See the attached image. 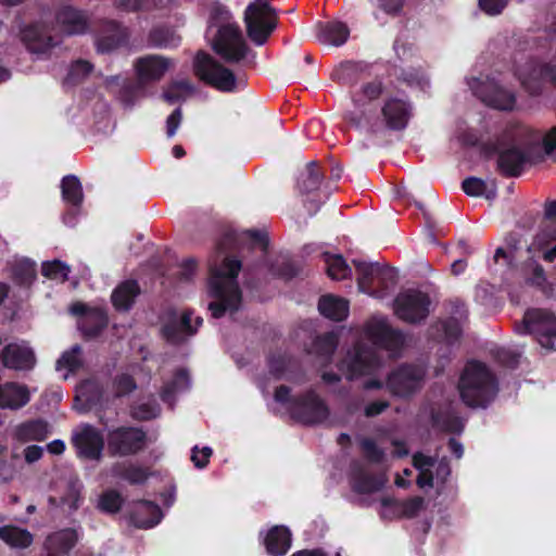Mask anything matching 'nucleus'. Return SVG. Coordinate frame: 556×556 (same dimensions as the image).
<instances>
[{
    "label": "nucleus",
    "mask_w": 556,
    "mask_h": 556,
    "mask_svg": "<svg viewBox=\"0 0 556 556\" xmlns=\"http://www.w3.org/2000/svg\"><path fill=\"white\" fill-rule=\"evenodd\" d=\"M62 199L72 206H79L84 200L83 187L74 175L65 176L61 181Z\"/></svg>",
    "instance_id": "40"
},
{
    "label": "nucleus",
    "mask_w": 556,
    "mask_h": 556,
    "mask_svg": "<svg viewBox=\"0 0 556 556\" xmlns=\"http://www.w3.org/2000/svg\"><path fill=\"white\" fill-rule=\"evenodd\" d=\"M318 309L321 315L332 320H343L349 315V302L331 294L320 298Z\"/></svg>",
    "instance_id": "33"
},
{
    "label": "nucleus",
    "mask_w": 556,
    "mask_h": 556,
    "mask_svg": "<svg viewBox=\"0 0 556 556\" xmlns=\"http://www.w3.org/2000/svg\"><path fill=\"white\" fill-rule=\"evenodd\" d=\"M91 71L92 65L89 62L78 60L71 65L64 83L66 85H74L88 76Z\"/></svg>",
    "instance_id": "54"
},
{
    "label": "nucleus",
    "mask_w": 556,
    "mask_h": 556,
    "mask_svg": "<svg viewBox=\"0 0 556 556\" xmlns=\"http://www.w3.org/2000/svg\"><path fill=\"white\" fill-rule=\"evenodd\" d=\"M379 7L388 14H397L403 7L401 0H379Z\"/></svg>",
    "instance_id": "64"
},
{
    "label": "nucleus",
    "mask_w": 556,
    "mask_h": 556,
    "mask_svg": "<svg viewBox=\"0 0 556 556\" xmlns=\"http://www.w3.org/2000/svg\"><path fill=\"white\" fill-rule=\"evenodd\" d=\"M14 278L22 285H29L36 277L35 263L28 260L20 261L14 267Z\"/></svg>",
    "instance_id": "53"
},
{
    "label": "nucleus",
    "mask_w": 556,
    "mask_h": 556,
    "mask_svg": "<svg viewBox=\"0 0 556 556\" xmlns=\"http://www.w3.org/2000/svg\"><path fill=\"white\" fill-rule=\"evenodd\" d=\"M544 152L551 154L556 149V127L551 128L542 139Z\"/></svg>",
    "instance_id": "63"
},
{
    "label": "nucleus",
    "mask_w": 556,
    "mask_h": 556,
    "mask_svg": "<svg viewBox=\"0 0 556 556\" xmlns=\"http://www.w3.org/2000/svg\"><path fill=\"white\" fill-rule=\"evenodd\" d=\"M55 22L58 29L65 35H81L89 26L86 14L72 7L62 8L56 13Z\"/></svg>",
    "instance_id": "22"
},
{
    "label": "nucleus",
    "mask_w": 556,
    "mask_h": 556,
    "mask_svg": "<svg viewBox=\"0 0 556 556\" xmlns=\"http://www.w3.org/2000/svg\"><path fill=\"white\" fill-rule=\"evenodd\" d=\"M382 516H388L389 511L394 513L397 517L412 518L418 515L424 508V500L419 496L399 502L390 498L382 501Z\"/></svg>",
    "instance_id": "31"
},
{
    "label": "nucleus",
    "mask_w": 556,
    "mask_h": 556,
    "mask_svg": "<svg viewBox=\"0 0 556 556\" xmlns=\"http://www.w3.org/2000/svg\"><path fill=\"white\" fill-rule=\"evenodd\" d=\"M241 269L238 260H224L219 266L211 267L208 295L213 301L208 309L214 318L222 317L226 312H235L241 304V291L237 276Z\"/></svg>",
    "instance_id": "1"
},
{
    "label": "nucleus",
    "mask_w": 556,
    "mask_h": 556,
    "mask_svg": "<svg viewBox=\"0 0 556 556\" xmlns=\"http://www.w3.org/2000/svg\"><path fill=\"white\" fill-rule=\"evenodd\" d=\"M366 337L378 348L386 349L395 356L404 344L402 333L391 329L384 317L374 316L365 327Z\"/></svg>",
    "instance_id": "13"
},
{
    "label": "nucleus",
    "mask_w": 556,
    "mask_h": 556,
    "mask_svg": "<svg viewBox=\"0 0 556 556\" xmlns=\"http://www.w3.org/2000/svg\"><path fill=\"white\" fill-rule=\"evenodd\" d=\"M150 42L157 48H174L180 42V37L167 29H155L150 34Z\"/></svg>",
    "instance_id": "50"
},
{
    "label": "nucleus",
    "mask_w": 556,
    "mask_h": 556,
    "mask_svg": "<svg viewBox=\"0 0 556 556\" xmlns=\"http://www.w3.org/2000/svg\"><path fill=\"white\" fill-rule=\"evenodd\" d=\"M264 544L268 554L281 556L291 546V533L286 527L275 526L266 533Z\"/></svg>",
    "instance_id": "30"
},
{
    "label": "nucleus",
    "mask_w": 556,
    "mask_h": 556,
    "mask_svg": "<svg viewBox=\"0 0 556 556\" xmlns=\"http://www.w3.org/2000/svg\"><path fill=\"white\" fill-rule=\"evenodd\" d=\"M425 376L426 371L421 366L403 365L388 376L386 384L393 395L406 397L422 387Z\"/></svg>",
    "instance_id": "11"
},
{
    "label": "nucleus",
    "mask_w": 556,
    "mask_h": 556,
    "mask_svg": "<svg viewBox=\"0 0 556 556\" xmlns=\"http://www.w3.org/2000/svg\"><path fill=\"white\" fill-rule=\"evenodd\" d=\"M110 30L113 33L109 37H100L97 40V50L101 53L110 52L123 40V31L119 26L115 23H110Z\"/></svg>",
    "instance_id": "51"
},
{
    "label": "nucleus",
    "mask_w": 556,
    "mask_h": 556,
    "mask_svg": "<svg viewBox=\"0 0 556 556\" xmlns=\"http://www.w3.org/2000/svg\"><path fill=\"white\" fill-rule=\"evenodd\" d=\"M430 299L428 294L408 289L397 294L394 300L395 315L407 323H418L429 314Z\"/></svg>",
    "instance_id": "10"
},
{
    "label": "nucleus",
    "mask_w": 556,
    "mask_h": 556,
    "mask_svg": "<svg viewBox=\"0 0 556 556\" xmlns=\"http://www.w3.org/2000/svg\"><path fill=\"white\" fill-rule=\"evenodd\" d=\"M195 88L193 84L189 80L182 79L174 81L169 86L168 90L164 92L163 97L167 102L174 103L176 101H179L180 99H185L193 94Z\"/></svg>",
    "instance_id": "48"
},
{
    "label": "nucleus",
    "mask_w": 556,
    "mask_h": 556,
    "mask_svg": "<svg viewBox=\"0 0 556 556\" xmlns=\"http://www.w3.org/2000/svg\"><path fill=\"white\" fill-rule=\"evenodd\" d=\"M526 159L517 149L504 151L498 156V168L507 176H517L520 174Z\"/></svg>",
    "instance_id": "39"
},
{
    "label": "nucleus",
    "mask_w": 556,
    "mask_h": 556,
    "mask_svg": "<svg viewBox=\"0 0 556 556\" xmlns=\"http://www.w3.org/2000/svg\"><path fill=\"white\" fill-rule=\"evenodd\" d=\"M147 435L136 427H118L108 434V451L112 456H130L140 452L146 444Z\"/></svg>",
    "instance_id": "9"
},
{
    "label": "nucleus",
    "mask_w": 556,
    "mask_h": 556,
    "mask_svg": "<svg viewBox=\"0 0 556 556\" xmlns=\"http://www.w3.org/2000/svg\"><path fill=\"white\" fill-rule=\"evenodd\" d=\"M189 386V372L186 369H180L176 372L173 381L163 388L161 397L165 402H172V399L176 393L187 390Z\"/></svg>",
    "instance_id": "45"
},
{
    "label": "nucleus",
    "mask_w": 556,
    "mask_h": 556,
    "mask_svg": "<svg viewBox=\"0 0 556 556\" xmlns=\"http://www.w3.org/2000/svg\"><path fill=\"white\" fill-rule=\"evenodd\" d=\"M124 498L116 490H106L98 498L97 507L103 513L115 514L119 511Z\"/></svg>",
    "instance_id": "47"
},
{
    "label": "nucleus",
    "mask_w": 556,
    "mask_h": 556,
    "mask_svg": "<svg viewBox=\"0 0 556 556\" xmlns=\"http://www.w3.org/2000/svg\"><path fill=\"white\" fill-rule=\"evenodd\" d=\"M77 542V533L73 529H64L52 533L47 538L46 548L48 556H61L67 554Z\"/></svg>",
    "instance_id": "29"
},
{
    "label": "nucleus",
    "mask_w": 556,
    "mask_h": 556,
    "mask_svg": "<svg viewBox=\"0 0 556 556\" xmlns=\"http://www.w3.org/2000/svg\"><path fill=\"white\" fill-rule=\"evenodd\" d=\"M81 349L79 345H75L71 351L63 353L61 358L58 361L56 368L59 370L66 369L67 371H75L81 366Z\"/></svg>",
    "instance_id": "52"
},
{
    "label": "nucleus",
    "mask_w": 556,
    "mask_h": 556,
    "mask_svg": "<svg viewBox=\"0 0 556 556\" xmlns=\"http://www.w3.org/2000/svg\"><path fill=\"white\" fill-rule=\"evenodd\" d=\"M110 473L113 478L125 480L130 484H142L150 476L147 468L128 462L114 463L110 468Z\"/></svg>",
    "instance_id": "27"
},
{
    "label": "nucleus",
    "mask_w": 556,
    "mask_h": 556,
    "mask_svg": "<svg viewBox=\"0 0 556 556\" xmlns=\"http://www.w3.org/2000/svg\"><path fill=\"white\" fill-rule=\"evenodd\" d=\"M162 511L159 505L142 501L136 505L132 516L134 523L139 528H152L160 522Z\"/></svg>",
    "instance_id": "35"
},
{
    "label": "nucleus",
    "mask_w": 556,
    "mask_h": 556,
    "mask_svg": "<svg viewBox=\"0 0 556 556\" xmlns=\"http://www.w3.org/2000/svg\"><path fill=\"white\" fill-rule=\"evenodd\" d=\"M49 425L42 420H35L20 425L15 437L21 442L43 441L49 434Z\"/></svg>",
    "instance_id": "37"
},
{
    "label": "nucleus",
    "mask_w": 556,
    "mask_h": 556,
    "mask_svg": "<svg viewBox=\"0 0 556 556\" xmlns=\"http://www.w3.org/2000/svg\"><path fill=\"white\" fill-rule=\"evenodd\" d=\"M139 292L140 289L137 281L126 280L114 289L112 303L118 311H128L132 306Z\"/></svg>",
    "instance_id": "34"
},
{
    "label": "nucleus",
    "mask_w": 556,
    "mask_h": 556,
    "mask_svg": "<svg viewBox=\"0 0 556 556\" xmlns=\"http://www.w3.org/2000/svg\"><path fill=\"white\" fill-rule=\"evenodd\" d=\"M414 466L419 470L417 484L420 488L432 486L434 476L431 471L432 467L437 468L435 477L444 481L450 475V466L445 459L438 462L435 458L417 453L413 457Z\"/></svg>",
    "instance_id": "18"
},
{
    "label": "nucleus",
    "mask_w": 556,
    "mask_h": 556,
    "mask_svg": "<svg viewBox=\"0 0 556 556\" xmlns=\"http://www.w3.org/2000/svg\"><path fill=\"white\" fill-rule=\"evenodd\" d=\"M349 36L350 30L342 22H329L318 26L317 39L326 46H342L346 42Z\"/></svg>",
    "instance_id": "28"
},
{
    "label": "nucleus",
    "mask_w": 556,
    "mask_h": 556,
    "mask_svg": "<svg viewBox=\"0 0 556 556\" xmlns=\"http://www.w3.org/2000/svg\"><path fill=\"white\" fill-rule=\"evenodd\" d=\"M181 119H182V112H181V109L178 108L176 109L168 117H167V121H166V130H167V136L168 137H173L180 123H181Z\"/></svg>",
    "instance_id": "62"
},
{
    "label": "nucleus",
    "mask_w": 556,
    "mask_h": 556,
    "mask_svg": "<svg viewBox=\"0 0 556 556\" xmlns=\"http://www.w3.org/2000/svg\"><path fill=\"white\" fill-rule=\"evenodd\" d=\"M315 345L318 353L325 355L332 354L338 345L337 334L333 332L327 333L326 336L318 338Z\"/></svg>",
    "instance_id": "57"
},
{
    "label": "nucleus",
    "mask_w": 556,
    "mask_h": 556,
    "mask_svg": "<svg viewBox=\"0 0 556 556\" xmlns=\"http://www.w3.org/2000/svg\"><path fill=\"white\" fill-rule=\"evenodd\" d=\"M160 408L156 404H141L134 408V416L138 419H151L159 415Z\"/></svg>",
    "instance_id": "59"
},
{
    "label": "nucleus",
    "mask_w": 556,
    "mask_h": 556,
    "mask_svg": "<svg viewBox=\"0 0 556 556\" xmlns=\"http://www.w3.org/2000/svg\"><path fill=\"white\" fill-rule=\"evenodd\" d=\"M525 329L536 337L540 345L546 350L556 346V317L541 308L529 309L523 317Z\"/></svg>",
    "instance_id": "8"
},
{
    "label": "nucleus",
    "mask_w": 556,
    "mask_h": 556,
    "mask_svg": "<svg viewBox=\"0 0 556 556\" xmlns=\"http://www.w3.org/2000/svg\"><path fill=\"white\" fill-rule=\"evenodd\" d=\"M468 85L477 97L492 108L511 110L515 106L514 93L501 88L494 79L481 81L478 78H471Z\"/></svg>",
    "instance_id": "14"
},
{
    "label": "nucleus",
    "mask_w": 556,
    "mask_h": 556,
    "mask_svg": "<svg viewBox=\"0 0 556 556\" xmlns=\"http://www.w3.org/2000/svg\"><path fill=\"white\" fill-rule=\"evenodd\" d=\"M544 217L545 222L533 237L528 252L552 263L556 260V201L545 204Z\"/></svg>",
    "instance_id": "6"
},
{
    "label": "nucleus",
    "mask_w": 556,
    "mask_h": 556,
    "mask_svg": "<svg viewBox=\"0 0 556 556\" xmlns=\"http://www.w3.org/2000/svg\"><path fill=\"white\" fill-rule=\"evenodd\" d=\"M81 489L83 484L79 481H70L66 485L64 494L60 497H49L51 507H61L67 513H73L78 509L81 503Z\"/></svg>",
    "instance_id": "32"
},
{
    "label": "nucleus",
    "mask_w": 556,
    "mask_h": 556,
    "mask_svg": "<svg viewBox=\"0 0 556 556\" xmlns=\"http://www.w3.org/2000/svg\"><path fill=\"white\" fill-rule=\"evenodd\" d=\"M321 175L316 169V163L309 162L304 173L298 178V187L302 192H312L320 186Z\"/></svg>",
    "instance_id": "46"
},
{
    "label": "nucleus",
    "mask_w": 556,
    "mask_h": 556,
    "mask_svg": "<svg viewBox=\"0 0 556 556\" xmlns=\"http://www.w3.org/2000/svg\"><path fill=\"white\" fill-rule=\"evenodd\" d=\"M72 444L77 457L94 462L102 459L104 438L94 426L81 424L75 427L72 432Z\"/></svg>",
    "instance_id": "7"
},
{
    "label": "nucleus",
    "mask_w": 556,
    "mask_h": 556,
    "mask_svg": "<svg viewBox=\"0 0 556 556\" xmlns=\"http://www.w3.org/2000/svg\"><path fill=\"white\" fill-rule=\"evenodd\" d=\"M507 0H479L480 8L489 15H497L506 7Z\"/></svg>",
    "instance_id": "61"
},
{
    "label": "nucleus",
    "mask_w": 556,
    "mask_h": 556,
    "mask_svg": "<svg viewBox=\"0 0 556 556\" xmlns=\"http://www.w3.org/2000/svg\"><path fill=\"white\" fill-rule=\"evenodd\" d=\"M30 400V392L26 386L8 382L0 386V407L18 409Z\"/></svg>",
    "instance_id": "25"
},
{
    "label": "nucleus",
    "mask_w": 556,
    "mask_h": 556,
    "mask_svg": "<svg viewBox=\"0 0 556 556\" xmlns=\"http://www.w3.org/2000/svg\"><path fill=\"white\" fill-rule=\"evenodd\" d=\"M164 0H119V7L126 11L151 10L166 7Z\"/></svg>",
    "instance_id": "55"
},
{
    "label": "nucleus",
    "mask_w": 556,
    "mask_h": 556,
    "mask_svg": "<svg viewBox=\"0 0 556 556\" xmlns=\"http://www.w3.org/2000/svg\"><path fill=\"white\" fill-rule=\"evenodd\" d=\"M290 412L294 419L305 425L323 422L329 415L327 406L313 393L301 401L294 402Z\"/></svg>",
    "instance_id": "15"
},
{
    "label": "nucleus",
    "mask_w": 556,
    "mask_h": 556,
    "mask_svg": "<svg viewBox=\"0 0 556 556\" xmlns=\"http://www.w3.org/2000/svg\"><path fill=\"white\" fill-rule=\"evenodd\" d=\"M382 115L389 128L403 129L408 123L410 106L403 99L389 98L382 106Z\"/></svg>",
    "instance_id": "24"
},
{
    "label": "nucleus",
    "mask_w": 556,
    "mask_h": 556,
    "mask_svg": "<svg viewBox=\"0 0 556 556\" xmlns=\"http://www.w3.org/2000/svg\"><path fill=\"white\" fill-rule=\"evenodd\" d=\"M0 539L12 548H26L34 541L33 534L16 526L0 527Z\"/></svg>",
    "instance_id": "36"
},
{
    "label": "nucleus",
    "mask_w": 556,
    "mask_h": 556,
    "mask_svg": "<svg viewBox=\"0 0 556 556\" xmlns=\"http://www.w3.org/2000/svg\"><path fill=\"white\" fill-rule=\"evenodd\" d=\"M42 275L49 279L64 282L71 271L70 266L59 260L42 263Z\"/></svg>",
    "instance_id": "49"
},
{
    "label": "nucleus",
    "mask_w": 556,
    "mask_h": 556,
    "mask_svg": "<svg viewBox=\"0 0 556 556\" xmlns=\"http://www.w3.org/2000/svg\"><path fill=\"white\" fill-rule=\"evenodd\" d=\"M361 446L365 453V455L374 460V462H379L382 459L383 457V451H381L380 448L377 447V445L375 444V442L370 439H363L361 441Z\"/></svg>",
    "instance_id": "60"
},
{
    "label": "nucleus",
    "mask_w": 556,
    "mask_h": 556,
    "mask_svg": "<svg viewBox=\"0 0 556 556\" xmlns=\"http://www.w3.org/2000/svg\"><path fill=\"white\" fill-rule=\"evenodd\" d=\"M172 61L161 55H147L137 60L135 67L141 81L161 79L172 66Z\"/></svg>",
    "instance_id": "23"
},
{
    "label": "nucleus",
    "mask_w": 556,
    "mask_h": 556,
    "mask_svg": "<svg viewBox=\"0 0 556 556\" xmlns=\"http://www.w3.org/2000/svg\"><path fill=\"white\" fill-rule=\"evenodd\" d=\"M463 190L470 197H485L494 199L496 195V186L494 181H484L480 178L469 177L463 181Z\"/></svg>",
    "instance_id": "41"
},
{
    "label": "nucleus",
    "mask_w": 556,
    "mask_h": 556,
    "mask_svg": "<svg viewBox=\"0 0 556 556\" xmlns=\"http://www.w3.org/2000/svg\"><path fill=\"white\" fill-rule=\"evenodd\" d=\"M22 40L33 53H43L54 46L53 38L48 35L47 29L41 25H31L21 33Z\"/></svg>",
    "instance_id": "26"
},
{
    "label": "nucleus",
    "mask_w": 556,
    "mask_h": 556,
    "mask_svg": "<svg viewBox=\"0 0 556 556\" xmlns=\"http://www.w3.org/2000/svg\"><path fill=\"white\" fill-rule=\"evenodd\" d=\"M211 455V447L205 446L200 450L198 446H194L192 450L191 460L197 468L202 469L208 464Z\"/></svg>",
    "instance_id": "58"
},
{
    "label": "nucleus",
    "mask_w": 556,
    "mask_h": 556,
    "mask_svg": "<svg viewBox=\"0 0 556 556\" xmlns=\"http://www.w3.org/2000/svg\"><path fill=\"white\" fill-rule=\"evenodd\" d=\"M4 367L14 370H30L36 365L34 350L25 341L8 344L1 352Z\"/></svg>",
    "instance_id": "16"
},
{
    "label": "nucleus",
    "mask_w": 556,
    "mask_h": 556,
    "mask_svg": "<svg viewBox=\"0 0 556 556\" xmlns=\"http://www.w3.org/2000/svg\"><path fill=\"white\" fill-rule=\"evenodd\" d=\"M218 22L222 24L212 41V49L227 62H240L247 56L249 47L239 25L232 21L229 11L224 9L217 10L213 24L217 25Z\"/></svg>",
    "instance_id": "3"
},
{
    "label": "nucleus",
    "mask_w": 556,
    "mask_h": 556,
    "mask_svg": "<svg viewBox=\"0 0 556 556\" xmlns=\"http://www.w3.org/2000/svg\"><path fill=\"white\" fill-rule=\"evenodd\" d=\"M523 277L527 283L541 289L544 292L551 290L545 270L535 260H529L522 267Z\"/></svg>",
    "instance_id": "38"
},
{
    "label": "nucleus",
    "mask_w": 556,
    "mask_h": 556,
    "mask_svg": "<svg viewBox=\"0 0 556 556\" xmlns=\"http://www.w3.org/2000/svg\"><path fill=\"white\" fill-rule=\"evenodd\" d=\"M518 76L521 85L530 93H536L543 80L549 79L556 84V66H545L528 62L518 71Z\"/></svg>",
    "instance_id": "19"
},
{
    "label": "nucleus",
    "mask_w": 556,
    "mask_h": 556,
    "mask_svg": "<svg viewBox=\"0 0 556 556\" xmlns=\"http://www.w3.org/2000/svg\"><path fill=\"white\" fill-rule=\"evenodd\" d=\"M244 23L252 42L263 46L277 27L276 10L266 1L256 0L247 7Z\"/></svg>",
    "instance_id": "5"
},
{
    "label": "nucleus",
    "mask_w": 556,
    "mask_h": 556,
    "mask_svg": "<svg viewBox=\"0 0 556 556\" xmlns=\"http://www.w3.org/2000/svg\"><path fill=\"white\" fill-rule=\"evenodd\" d=\"M193 72L201 81L218 91L233 92L238 87L233 72L206 52L199 51L195 54Z\"/></svg>",
    "instance_id": "4"
},
{
    "label": "nucleus",
    "mask_w": 556,
    "mask_h": 556,
    "mask_svg": "<svg viewBox=\"0 0 556 556\" xmlns=\"http://www.w3.org/2000/svg\"><path fill=\"white\" fill-rule=\"evenodd\" d=\"M71 314L79 316L78 327L87 338L96 337L108 324L105 313L100 308H90L77 302L70 307Z\"/></svg>",
    "instance_id": "17"
},
{
    "label": "nucleus",
    "mask_w": 556,
    "mask_h": 556,
    "mask_svg": "<svg viewBox=\"0 0 556 556\" xmlns=\"http://www.w3.org/2000/svg\"><path fill=\"white\" fill-rule=\"evenodd\" d=\"M191 313H185L178 318L174 313L169 314L168 320L163 326V336L168 342L178 343L186 337L193 334L202 324V318L194 319L195 327L191 325Z\"/></svg>",
    "instance_id": "20"
},
{
    "label": "nucleus",
    "mask_w": 556,
    "mask_h": 556,
    "mask_svg": "<svg viewBox=\"0 0 556 556\" xmlns=\"http://www.w3.org/2000/svg\"><path fill=\"white\" fill-rule=\"evenodd\" d=\"M113 388L116 396H124L132 392L137 386L130 376L122 375L116 377Z\"/></svg>",
    "instance_id": "56"
},
{
    "label": "nucleus",
    "mask_w": 556,
    "mask_h": 556,
    "mask_svg": "<svg viewBox=\"0 0 556 556\" xmlns=\"http://www.w3.org/2000/svg\"><path fill=\"white\" fill-rule=\"evenodd\" d=\"M387 482L383 476L369 477L364 473H358L353 477L352 488L355 492L362 494H369L381 490Z\"/></svg>",
    "instance_id": "42"
},
{
    "label": "nucleus",
    "mask_w": 556,
    "mask_h": 556,
    "mask_svg": "<svg viewBox=\"0 0 556 556\" xmlns=\"http://www.w3.org/2000/svg\"><path fill=\"white\" fill-rule=\"evenodd\" d=\"M353 264L358 274L357 283L362 292H369L371 286L375 283H383L387 278L392 277L391 271L378 263L354 260Z\"/></svg>",
    "instance_id": "21"
},
{
    "label": "nucleus",
    "mask_w": 556,
    "mask_h": 556,
    "mask_svg": "<svg viewBox=\"0 0 556 556\" xmlns=\"http://www.w3.org/2000/svg\"><path fill=\"white\" fill-rule=\"evenodd\" d=\"M381 368V362L376 349H358L349 352L340 369L349 380L366 376H376Z\"/></svg>",
    "instance_id": "12"
},
{
    "label": "nucleus",
    "mask_w": 556,
    "mask_h": 556,
    "mask_svg": "<svg viewBox=\"0 0 556 556\" xmlns=\"http://www.w3.org/2000/svg\"><path fill=\"white\" fill-rule=\"evenodd\" d=\"M324 256L327 264V273L331 279L342 280L351 276V268L341 255L326 253Z\"/></svg>",
    "instance_id": "44"
},
{
    "label": "nucleus",
    "mask_w": 556,
    "mask_h": 556,
    "mask_svg": "<svg viewBox=\"0 0 556 556\" xmlns=\"http://www.w3.org/2000/svg\"><path fill=\"white\" fill-rule=\"evenodd\" d=\"M497 383L486 366L469 362L458 382L462 401L469 407H485L497 394Z\"/></svg>",
    "instance_id": "2"
},
{
    "label": "nucleus",
    "mask_w": 556,
    "mask_h": 556,
    "mask_svg": "<svg viewBox=\"0 0 556 556\" xmlns=\"http://www.w3.org/2000/svg\"><path fill=\"white\" fill-rule=\"evenodd\" d=\"M382 93L381 83L374 81L363 85L353 93V102L356 108L364 109L371 101L378 99Z\"/></svg>",
    "instance_id": "43"
}]
</instances>
